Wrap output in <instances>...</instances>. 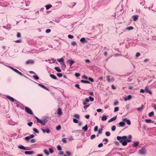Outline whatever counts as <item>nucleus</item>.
Wrapping results in <instances>:
<instances>
[{"label":"nucleus","mask_w":156,"mask_h":156,"mask_svg":"<svg viewBox=\"0 0 156 156\" xmlns=\"http://www.w3.org/2000/svg\"><path fill=\"white\" fill-rule=\"evenodd\" d=\"M57 61L59 62H64V60L62 58H61L59 59H58Z\"/></svg>","instance_id":"obj_25"},{"label":"nucleus","mask_w":156,"mask_h":156,"mask_svg":"<svg viewBox=\"0 0 156 156\" xmlns=\"http://www.w3.org/2000/svg\"><path fill=\"white\" fill-rule=\"evenodd\" d=\"M20 149L24 150H26V149L25 147H24L22 145H20V146L18 147Z\"/></svg>","instance_id":"obj_21"},{"label":"nucleus","mask_w":156,"mask_h":156,"mask_svg":"<svg viewBox=\"0 0 156 156\" xmlns=\"http://www.w3.org/2000/svg\"><path fill=\"white\" fill-rule=\"evenodd\" d=\"M55 69L58 72H61V69L59 68V67H55Z\"/></svg>","instance_id":"obj_14"},{"label":"nucleus","mask_w":156,"mask_h":156,"mask_svg":"<svg viewBox=\"0 0 156 156\" xmlns=\"http://www.w3.org/2000/svg\"><path fill=\"white\" fill-rule=\"evenodd\" d=\"M30 142L32 143H35L36 140L34 139H32L30 140Z\"/></svg>","instance_id":"obj_38"},{"label":"nucleus","mask_w":156,"mask_h":156,"mask_svg":"<svg viewBox=\"0 0 156 156\" xmlns=\"http://www.w3.org/2000/svg\"><path fill=\"white\" fill-rule=\"evenodd\" d=\"M50 132V130L48 129H47L45 130V132L47 133H49Z\"/></svg>","instance_id":"obj_54"},{"label":"nucleus","mask_w":156,"mask_h":156,"mask_svg":"<svg viewBox=\"0 0 156 156\" xmlns=\"http://www.w3.org/2000/svg\"><path fill=\"white\" fill-rule=\"evenodd\" d=\"M34 63V62L31 60H29L27 61L26 62V63L27 64H29L30 63L33 64V63Z\"/></svg>","instance_id":"obj_13"},{"label":"nucleus","mask_w":156,"mask_h":156,"mask_svg":"<svg viewBox=\"0 0 156 156\" xmlns=\"http://www.w3.org/2000/svg\"><path fill=\"white\" fill-rule=\"evenodd\" d=\"M107 118L106 116H104L101 118V120L103 121H105L106 120Z\"/></svg>","instance_id":"obj_24"},{"label":"nucleus","mask_w":156,"mask_h":156,"mask_svg":"<svg viewBox=\"0 0 156 156\" xmlns=\"http://www.w3.org/2000/svg\"><path fill=\"white\" fill-rule=\"evenodd\" d=\"M62 114V110L60 108H59L58 110L57 114L58 115H61Z\"/></svg>","instance_id":"obj_8"},{"label":"nucleus","mask_w":156,"mask_h":156,"mask_svg":"<svg viewBox=\"0 0 156 156\" xmlns=\"http://www.w3.org/2000/svg\"><path fill=\"white\" fill-rule=\"evenodd\" d=\"M145 90H146V91L147 92L150 94H151L152 93L149 90H148V88L147 87H146L145 88Z\"/></svg>","instance_id":"obj_7"},{"label":"nucleus","mask_w":156,"mask_h":156,"mask_svg":"<svg viewBox=\"0 0 156 156\" xmlns=\"http://www.w3.org/2000/svg\"><path fill=\"white\" fill-rule=\"evenodd\" d=\"M74 117H75L77 119H79L80 118V116L78 114H74Z\"/></svg>","instance_id":"obj_28"},{"label":"nucleus","mask_w":156,"mask_h":156,"mask_svg":"<svg viewBox=\"0 0 156 156\" xmlns=\"http://www.w3.org/2000/svg\"><path fill=\"white\" fill-rule=\"evenodd\" d=\"M88 80H89L91 82H93L94 81V79L92 78L91 77H89L88 78Z\"/></svg>","instance_id":"obj_55"},{"label":"nucleus","mask_w":156,"mask_h":156,"mask_svg":"<svg viewBox=\"0 0 156 156\" xmlns=\"http://www.w3.org/2000/svg\"><path fill=\"white\" fill-rule=\"evenodd\" d=\"M57 149L58 151H60L62 150V148L60 145H58Z\"/></svg>","instance_id":"obj_44"},{"label":"nucleus","mask_w":156,"mask_h":156,"mask_svg":"<svg viewBox=\"0 0 156 156\" xmlns=\"http://www.w3.org/2000/svg\"><path fill=\"white\" fill-rule=\"evenodd\" d=\"M89 99L91 101H94V98L91 96H90Z\"/></svg>","instance_id":"obj_43"},{"label":"nucleus","mask_w":156,"mask_h":156,"mask_svg":"<svg viewBox=\"0 0 156 156\" xmlns=\"http://www.w3.org/2000/svg\"><path fill=\"white\" fill-rule=\"evenodd\" d=\"M112 131H114L116 129V127L115 126H112Z\"/></svg>","instance_id":"obj_35"},{"label":"nucleus","mask_w":156,"mask_h":156,"mask_svg":"<svg viewBox=\"0 0 156 156\" xmlns=\"http://www.w3.org/2000/svg\"><path fill=\"white\" fill-rule=\"evenodd\" d=\"M152 107L155 110H156V105L154 104L152 106Z\"/></svg>","instance_id":"obj_64"},{"label":"nucleus","mask_w":156,"mask_h":156,"mask_svg":"<svg viewBox=\"0 0 156 156\" xmlns=\"http://www.w3.org/2000/svg\"><path fill=\"white\" fill-rule=\"evenodd\" d=\"M81 82L83 83H90V82L88 81L87 80H81Z\"/></svg>","instance_id":"obj_18"},{"label":"nucleus","mask_w":156,"mask_h":156,"mask_svg":"<svg viewBox=\"0 0 156 156\" xmlns=\"http://www.w3.org/2000/svg\"><path fill=\"white\" fill-rule=\"evenodd\" d=\"M82 129L83 130H84L85 131H86L87 130V129H88L87 125H86L84 127H83Z\"/></svg>","instance_id":"obj_15"},{"label":"nucleus","mask_w":156,"mask_h":156,"mask_svg":"<svg viewBox=\"0 0 156 156\" xmlns=\"http://www.w3.org/2000/svg\"><path fill=\"white\" fill-rule=\"evenodd\" d=\"M44 153L47 155H48L49 154V153L47 150L45 149L44 151Z\"/></svg>","instance_id":"obj_50"},{"label":"nucleus","mask_w":156,"mask_h":156,"mask_svg":"<svg viewBox=\"0 0 156 156\" xmlns=\"http://www.w3.org/2000/svg\"><path fill=\"white\" fill-rule=\"evenodd\" d=\"M68 37L69 38L72 39L73 38V36L71 34H69L68 35Z\"/></svg>","instance_id":"obj_49"},{"label":"nucleus","mask_w":156,"mask_h":156,"mask_svg":"<svg viewBox=\"0 0 156 156\" xmlns=\"http://www.w3.org/2000/svg\"><path fill=\"white\" fill-rule=\"evenodd\" d=\"M119 103V101H115L113 103L114 106H116Z\"/></svg>","instance_id":"obj_37"},{"label":"nucleus","mask_w":156,"mask_h":156,"mask_svg":"<svg viewBox=\"0 0 156 156\" xmlns=\"http://www.w3.org/2000/svg\"><path fill=\"white\" fill-rule=\"evenodd\" d=\"M35 118L37 121V122L38 123H41V125L44 126L45 125V123L43 120H41L36 117H35Z\"/></svg>","instance_id":"obj_4"},{"label":"nucleus","mask_w":156,"mask_h":156,"mask_svg":"<svg viewBox=\"0 0 156 156\" xmlns=\"http://www.w3.org/2000/svg\"><path fill=\"white\" fill-rule=\"evenodd\" d=\"M16 36L18 38H20L21 37V34L20 32H18Z\"/></svg>","instance_id":"obj_36"},{"label":"nucleus","mask_w":156,"mask_h":156,"mask_svg":"<svg viewBox=\"0 0 156 156\" xmlns=\"http://www.w3.org/2000/svg\"><path fill=\"white\" fill-rule=\"evenodd\" d=\"M145 121L147 123L154 122V121H152L150 119H146L145 120Z\"/></svg>","instance_id":"obj_6"},{"label":"nucleus","mask_w":156,"mask_h":156,"mask_svg":"<svg viewBox=\"0 0 156 156\" xmlns=\"http://www.w3.org/2000/svg\"><path fill=\"white\" fill-rule=\"evenodd\" d=\"M110 76H107L106 77V79L108 83H110L112 81L110 79Z\"/></svg>","instance_id":"obj_19"},{"label":"nucleus","mask_w":156,"mask_h":156,"mask_svg":"<svg viewBox=\"0 0 156 156\" xmlns=\"http://www.w3.org/2000/svg\"><path fill=\"white\" fill-rule=\"evenodd\" d=\"M67 62L69 63L71 66L74 63V61L70 60H68L67 61Z\"/></svg>","instance_id":"obj_5"},{"label":"nucleus","mask_w":156,"mask_h":156,"mask_svg":"<svg viewBox=\"0 0 156 156\" xmlns=\"http://www.w3.org/2000/svg\"><path fill=\"white\" fill-rule=\"evenodd\" d=\"M40 86L42 88H43L44 89L46 90H48V89L44 85H42V84H40Z\"/></svg>","instance_id":"obj_29"},{"label":"nucleus","mask_w":156,"mask_h":156,"mask_svg":"<svg viewBox=\"0 0 156 156\" xmlns=\"http://www.w3.org/2000/svg\"><path fill=\"white\" fill-rule=\"evenodd\" d=\"M25 111L28 113L30 115H33V113L31 109L29 108L26 107L25 108Z\"/></svg>","instance_id":"obj_2"},{"label":"nucleus","mask_w":156,"mask_h":156,"mask_svg":"<svg viewBox=\"0 0 156 156\" xmlns=\"http://www.w3.org/2000/svg\"><path fill=\"white\" fill-rule=\"evenodd\" d=\"M119 124L121 126H123L125 125V123L124 122H121L119 123Z\"/></svg>","instance_id":"obj_23"},{"label":"nucleus","mask_w":156,"mask_h":156,"mask_svg":"<svg viewBox=\"0 0 156 156\" xmlns=\"http://www.w3.org/2000/svg\"><path fill=\"white\" fill-rule=\"evenodd\" d=\"M131 96L130 95H129L127 96V98H125L124 99L125 101H127V100L131 99Z\"/></svg>","instance_id":"obj_27"},{"label":"nucleus","mask_w":156,"mask_h":156,"mask_svg":"<svg viewBox=\"0 0 156 156\" xmlns=\"http://www.w3.org/2000/svg\"><path fill=\"white\" fill-rule=\"evenodd\" d=\"M139 143L138 142H134V144H133V146L134 147H136L138 146V145L139 144Z\"/></svg>","instance_id":"obj_31"},{"label":"nucleus","mask_w":156,"mask_h":156,"mask_svg":"<svg viewBox=\"0 0 156 156\" xmlns=\"http://www.w3.org/2000/svg\"><path fill=\"white\" fill-rule=\"evenodd\" d=\"M140 55V53L139 52H137L136 53V57H138Z\"/></svg>","instance_id":"obj_61"},{"label":"nucleus","mask_w":156,"mask_h":156,"mask_svg":"<svg viewBox=\"0 0 156 156\" xmlns=\"http://www.w3.org/2000/svg\"><path fill=\"white\" fill-rule=\"evenodd\" d=\"M126 122L129 125L131 124V122L128 119V120H126Z\"/></svg>","instance_id":"obj_41"},{"label":"nucleus","mask_w":156,"mask_h":156,"mask_svg":"<svg viewBox=\"0 0 156 156\" xmlns=\"http://www.w3.org/2000/svg\"><path fill=\"white\" fill-rule=\"evenodd\" d=\"M139 152L141 154L144 155L146 153V150L144 148H143L139 151Z\"/></svg>","instance_id":"obj_3"},{"label":"nucleus","mask_w":156,"mask_h":156,"mask_svg":"<svg viewBox=\"0 0 156 156\" xmlns=\"http://www.w3.org/2000/svg\"><path fill=\"white\" fill-rule=\"evenodd\" d=\"M57 75L58 77H61L62 76V74L61 73H58Z\"/></svg>","instance_id":"obj_45"},{"label":"nucleus","mask_w":156,"mask_h":156,"mask_svg":"<svg viewBox=\"0 0 156 156\" xmlns=\"http://www.w3.org/2000/svg\"><path fill=\"white\" fill-rule=\"evenodd\" d=\"M95 136H95V135H94V134L90 136V139H94V138L95 137Z\"/></svg>","instance_id":"obj_47"},{"label":"nucleus","mask_w":156,"mask_h":156,"mask_svg":"<svg viewBox=\"0 0 156 156\" xmlns=\"http://www.w3.org/2000/svg\"><path fill=\"white\" fill-rule=\"evenodd\" d=\"M133 21H136L138 19V17L137 15H134L133 16Z\"/></svg>","instance_id":"obj_10"},{"label":"nucleus","mask_w":156,"mask_h":156,"mask_svg":"<svg viewBox=\"0 0 156 156\" xmlns=\"http://www.w3.org/2000/svg\"><path fill=\"white\" fill-rule=\"evenodd\" d=\"M126 136H118L117 137V139L119 141L120 143H121L123 146H126L127 144V142H130L132 141V136L129 135L128 136V139H126V140H124L127 138Z\"/></svg>","instance_id":"obj_1"},{"label":"nucleus","mask_w":156,"mask_h":156,"mask_svg":"<svg viewBox=\"0 0 156 156\" xmlns=\"http://www.w3.org/2000/svg\"><path fill=\"white\" fill-rule=\"evenodd\" d=\"M76 44V43L75 41H73L71 42L72 45L74 46H75Z\"/></svg>","instance_id":"obj_53"},{"label":"nucleus","mask_w":156,"mask_h":156,"mask_svg":"<svg viewBox=\"0 0 156 156\" xmlns=\"http://www.w3.org/2000/svg\"><path fill=\"white\" fill-rule=\"evenodd\" d=\"M76 3L75 2H72L70 4V6L73 7L75 5Z\"/></svg>","instance_id":"obj_33"},{"label":"nucleus","mask_w":156,"mask_h":156,"mask_svg":"<svg viewBox=\"0 0 156 156\" xmlns=\"http://www.w3.org/2000/svg\"><path fill=\"white\" fill-rule=\"evenodd\" d=\"M33 77L36 80L39 79V77L37 75H34L33 76Z\"/></svg>","instance_id":"obj_57"},{"label":"nucleus","mask_w":156,"mask_h":156,"mask_svg":"<svg viewBox=\"0 0 156 156\" xmlns=\"http://www.w3.org/2000/svg\"><path fill=\"white\" fill-rule=\"evenodd\" d=\"M126 30H131L133 29V27L132 26H129L127 27L126 28Z\"/></svg>","instance_id":"obj_22"},{"label":"nucleus","mask_w":156,"mask_h":156,"mask_svg":"<svg viewBox=\"0 0 156 156\" xmlns=\"http://www.w3.org/2000/svg\"><path fill=\"white\" fill-rule=\"evenodd\" d=\"M103 129H99L98 131V133L101 134L102 133Z\"/></svg>","instance_id":"obj_46"},{"label":"nucleus","mask_w":156,"mask_h":156,"mask_svg":"<svg viewBox=\"0 0 156 156\" xmlns=\"http://www.w3.org/2000/svg\"><path fill=\"white\" fill-rule=\"evenodd\" d=\"M85 106L84 107V108L85 109H86L87 108L90 106V105L89 104L87 105H85Z\"/></svg>","instance_id":"obj_60"},{"label":"nucleus","mask_w":156,"mask_h":156,"mask_svg":"<svg viewBox=\"0 0 156 156\" xmlns=\"http://www.w3.org/2000/svg\"><path fill=\"white\" fill-rule=\"evenodd\" d=\"M7 97L9 99L11 100L13 102H14L15 101V99H14L9 96H7Z\"/></svg>","instance_id":"obj_11"},{"label":"nucleus","mask_w":156,"mask_h":156,"mask_svg":"<svg viewBox=\"0 0 156 156\" xmlns=\"http://www.w3.org/2000/svg\"><path fill=\"white\" fill-rule=\"evenodd\" d=\"M98 126H96L94 127V130L95 131H97L98 130Z\"/></svg>","instance_id":"obj_52"},{"label":"nucleus","mask_w":156,"mask_h":156,"mask_svg":"<svg viewBox=\"0 0 156 156\" xmlns=\"http://www.w3.org/2000/svg\"><path fill=\"white\" fill-rule=\"evenodd\" d=\"M154 115V113L153 112H150L149 114H148V116L149 117H151L152 116H153Z\"/></svg>","instance_id":"obj_26"},{"label":"nucleus","mask_w":156,"mask_h":156,"mask_svg":"<svg viewBox=\"0 0 156 156\" xmlns=\"http://www.w3.org/2000/svg\"><path fill=\"white\" fill-rule=\"evenodd\" d=\"M61 126L60 125L56 127V129L57 130H59L61 129Z\"/></svg>","instance_id":"obj_32"},{"label":"nucleus","mask_w":156,"mask_h":156,"mask_svg":"<svg viewBox=\"0 0 156 156\" xmlns=\"http://www.w3.org/2000/svg\"><path fill=\"white\" fill-rule=\"evenodd\" d=\"M51 31V30L50 29H48L46 30V32L48 33H50Z\"/></svg>","instance_id":"obj_59"},{"label":"nucleus","mask_w":156,"mask_h":156,"mask_svg":"<svg viewBox=\"0 0 156 156\" xmlns=\"http://www.w3.org/2000/svg\"><path fill=\"white\" fill-rule=\"evenodd\" d=\"M62 141L64 143H66L67 142V140L66 138H63L62 139Z\"/></svg>","instance_id":"obj_40"},{"label":"nucleus","mask_w":156,"mask_h":156,"mask_svg":"<svg viewBox=\"0 0 156 156\" xmlns=\"http://www.w3.org/2000/svg\"><path fill=\"white\" fill-rule=\"evenodd\" d=\"M33 124L32 122H30L28 123L27 124L29 126H31Z\"/></svg>","instance_id":"obj_58"},{"label":"nucleus","mask_w":156,"mask_h":156,"mask_svg":"<svg viewBox=\"0 0 156 156\" xmlns=\"http://www.w3.org/2000/svg\"><path fill=\"white\" fill-rule=\"evenodd\" d=\"M105 135L108 136H109L111 134L108 131L106 132L105 133Z\"/></svg>","instance_id":"obj_30"},{"label":"nucleus","mask_w":156,"mask_h":156,"mask_svg":"<svg viewBox=\"0 0 156 156\" xmlns=\"http://www.w3.org/2000/svg\"><path fill=\"white\" fill-rule=\"evenodd\" d=\"M66 153L69 155H70L71 154V152L69 151H67L66 152Z\"/></svg>","instance_id":"obj_62"},{"label":"nucleus","mask_w":156,"mask_h":156,"mask_svg":"<svg viewBox=\"0 0 156 156\" xmlns=\"http://www.w3.org/2000/svg\"><path fill=\"white\" fill-rule=\"evenodd\" d=\"M75 75L76 77H78L80 76V74L78 73H76L75 74Z\"/></svg>","instance_id":"obj_51"},{"label":"nucleus","mask_w":156,"mask_h":156,"mask_svg":"<svg viewBox=\"0 0 156 156\" xmlns=\"http://www.w3.org/2000/svg\"><path fill=\"white\" fill-rule=\"evenodd\" d=\"M119 110V108L118 107H115L114 108V112H117Z\"/></svg>","instance_id":"obj_34"},{"label":"nucleus","mask_w":156,"mask_h":156,"mask_svg":"<svg viewBox=\"0 0 156 156\" xmlns=\"http://www.w3.org/2000/svg\"><path fill=\"white\" fill-rule=\"evenodd\" d=\"M80 41L81 42H83L85 41V38L84 37L82 38Z\"/></svg>","instance_id":"obj_42"},{"label":"nucleus","mask_w":156,"mask_h":156,"mask_svg":"<svg viewBox=\"0 0 156 156\" xmlns=\"http://www.w3.org/2000/svg\"><path fill=\"white\" fill-rule=\"evenodd\" d=\"M30 139V137H29V136H27L25 137V139L26 140H28L29 139Z\"/></svg>","instance_id":"obj_63"},{"label":"nucleus","mask_w":156,"mask_h":156,"mask_svg":"<svg viewBox=\"0 0 156 156\" xmlns=\"http://www.w3.org/2000/svg\"><path fill=\"white\" fill-rule=\"evenodd\" d=\"M144 107V105H142L140 107L136 108V109L138 111L142 110H143V109Z\"/></svg>","instance_id":"obj_9"},{"label":"nucleus","mask_w":156,"mask_h":156,"mask_svg":"<svg viewBox=\"0 0 156 156\" xmlns=\"http://www.w3.org/2000/svg\"><path fill=\"white\" fill-rule=\"evenodd\" d=\"M33 153V151H26L25 152V154H31Z\"/></svg>","instance_id":"obj_16"},{"label":"nucleus","mask_w":156,"mask_h":156,"mask_svg":"<svg viewBox=\"0 0 156 156\" xmlns=\"http://www.w3.org/2000/svg\"><path fill=\"white\" fill-rule=\"evenodd\" d=\"M116 118L117 117L116 116L112 118L108 121V122H111L115 120L116 119Z\"/></svg>","instance_id":"obj_12"},{"label":"nucleus","mask_w":156,"mask_h":156,"mask_svg":"<svg viewBox=\"0 0 156 156\" xmlns=\"http://www.w3.org/2000/svg\"><path fill=\"white\" fill-rule=\"evenodd\" d=\"M33 131L35 132L36 133H39L38 131L36 128H34L33 129Z\"/></svg>","instance_id":"obj_39"},{"label":"nucleus","mask_w":156,"mask_h":156,"mask_svg":"<svg viewBox=\"0 0 156 156\" xmlns=\"http://www.w3.org/2000/svg\"><path fill=\"white\" fill-rule=\"evenodd\" d=\"M73 122L75 123H77L78 122V120L76 119H73Z\"/></svg>","instance_id":"obj_48"},{"label":"nucleus","mask_w":156,"mask_h":156,"mask_svg":"<svg viewBox=\"0 0 156 156\" xmlns=\"http://www.w3.org/2000/svg\"><path fill=\"white\" fill-rule=\"evenodd\" d=\"M50 76L51 78H53L54 79L56 80L57 79L56 77V76L55 75H54V74H50Z\"/></svg>","instance_id":"obj_20"},{"label":"nucleus","mask_w":156,"mask_h":156,"mask_svg":"<svg viewBox=\"0 0 156 156\" xmlns=\"http://www.w3.org/2000/svg\"><path fill=\"white\" fill-rule=\"evenodd\" d=\"M103 146V144L102 143H101L100 144H99L98 145V147L100 148V147H102Z\"/></svg>","instance_id":"obj_56"},{"label":"nucleus","mask_w":156,"mask_h":156,"mask_svg":"<svg viewBox=\"0 0 156 156\" xmlns=\"http://www.w3.org/2000/svg\"><path fill=\"white\" fill-rule=\"evenodd\" d=\"M52 6L51 5H48L45 6L47 10H48L52 7Z\"/></svg>","instance_id":"obj_17"}]
</instances>
